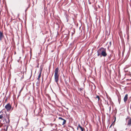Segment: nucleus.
<instances>
[{"label":"nucleus","mask_w":131,"mask_h":131,"mask_svg":"<svg viewBox=\"0 0 131 131\" xmlns=\"http://www.w3.org/2000/svg\"><path fill=\"white\" fill-rule=\"evenodd\" d=\"M58 70L59 68L58 67L55 69L54 71V79L56 82H57L59 80V75L58 74Z\"/></svg>","instance_id":"2"},{"label":"nucleus","mask_w":131,"mask_h":131,"mask_svg":"<svg viewBox=\"0 0 131 131\" xmlns=\"http://www.w3.org/2000/svg\"><path fill=\"white\" fill-rule=\"evenodd\" d=\"M128 98V94H127L125 96L124 98V101L125 103L127 101Z\"/></svg>","instance_id":"7"},{"label":"nucleus","mask_w":131,"mask_h":131,"mask_svg":"<svg viewBox=\"0 0 131 131\" xmlns=\"http://www.w3.org/2000/svg\"><path fill=\"white\" fill-rule=\"evenodd\" d=\"M108 56L111 58V57H112V54H108Z\"/></svg>","instance_id":"17"},{"label":"nucleus","mask_w":131,"mask_h":131,"mask_svg":"<svg viewBox=\"0 0 131 131\" xmlns=\"http://www.w3.org/2000/svg\"><path fill=\"white\" fill-rule=\"evenodd\" d=\"M95 98L96 100L97 99L98 101H99L100 100H101V99H100L99 96L98 95H97L95 97Z\"/></svg>","instance_id":"11"},{"label":"nucleus","mask_w":131,"mask_h":131,"mask_svg":"<svg viewBox=\"0 0 131 131\" xmlns=\"http://www.w3.org/2000/svg\"><path fill=\"white\" fill-rule=\"evenodd\" d=\"M115 122H114V121L113 122V123L111 125H115Z\"/></svg>","instance_id":"18"},{"label":"nucleus","mask_w":131,"mask_h":131,"mask_svg":"<svg viewBox=\"0 0 131 131\" xmlns=\"http://www.w3.org/2000/svg\"><path fill=\"white\" fill-rule=\"evenodd\" d=\"M77 129L79 131H84L85 130L81 126L80 124L78 125L77 127Z\"/></svg>","instance_id":"5"},{"label":"nucleus","mask_w":131,"mask_h":131,"mask_svg":"<svg viewBox=\"0 0 131 131\" xmlns=\"http://www.w3.org/2000/svg\"><path fill=\"white\" fill-rule=\"evenodd\" d=\"M65 17H66V18L67 19V22H68V21L69 19L68 18V15H66Z\"/></svg>","instance_id":"14"},{"label":"nucleus","mask_w":131,"mask_h":131,"mask_svg":"<svg viewBox=\"0 0 131 131\" xmlns=\"http://www.w3.org/2000/svg\"><path fill=\"white\" fill-rule=\"evenodd\" d=\"M116 116H114V122H115V121H116Z\"/></svg>","instance_id":"19"},{"label":"nucleus","mask_w":131,"mask_h":131,"mask_svg":"<svg viewBox=\"0 0 131 131\" xmlns=\"http://www.w3.org/2000/svg\"><path fill=\"white\" fill-rule=\"evenodd\" d=\"M31 73H32V71H31Z\"/></svg>","instance_id":"26"},{"label":"nucleus","mask_w":131,"mask_h":131,"mask_svg":"<svg viewBox=\"0 0 131 131\" xmlns=\"http://www.w3.org/2000/svg\"><path fill=\"white\" fill-rule=\"evenodd\" d=\"M130 76H131V75H130Z\"/></svg>","instance_id":"29"},{"label":"nucleus","mask_w":131,"mask_h":131,"mask_svg":"<svg viewBox=\"0 0 131 131\" xmlns=\"http://www.w3.org/2000/svg\"><path fill=\"white\" fill-rule=\"evenodd\" d=\"M111 107H110V110H111Z\"/></svg>","instance_id":"22"},{"label":"nucleus","mask_w":131,"mask_h":131,"mask_svg":"<svg viewBox=\"0 0 131 131\" xmlns=\"http://www.w3.org/2000/svg\"><path fill=\"white\" fill-rule=\"evenodd\" d=\"M112 84L113 85L115 86H117V85L116 82H111Z\"/></svg>","instance_id":"12"},{"label":"nucleus","mask_w":131,"mask_h":131,"mask_svg":"<svg viewBox=\"0 0 131 131\" xmlns=\"http://www.w3.org/2000/svg\"><path fill=\"white\" fill-rule=\"evenodd\" d=\"M111 59V58L109 57V56H107V61H109Z\"/></svg>","instance_id":"15"},{"label":"nucleus","mask_w":131,"mask_h":131,"mask_svg":"<svg viewBox=\"0 0 131 131\" xmlns=\"http://www.w3.org/2000/svg\"><path fill=\"white\" fill-rule=\"evenodd\" d=\"M59 119L61 120L60 122L61 123V124L62 125H63L66 123V120L61 117H59Z\"/></svg>","instance_id":"6"},{"label":"nucleus","mask_w":131,"mask_h":131,"mask_svg":"<svg viewBox=\"0 0 131 131\" xmlns=\"http://www.w3.org/2000/svg\"><path fill=\"white\" fill-rule=\"evenodd\" d=\"M118 100H119V99H118Z\"/></svg>","instance_id":"24"},{"label":"nucleus","mask_w":131,"mask_h":131,"mask_svg":"<svg viewBox=\"0 0 131 131\" xmlns=\"http://www.w3.org/2000/svg\"><path fill=\"white\" fill-rule=\"evenodd\" d=\"M57 84H58V82H57Z\"/></svg>","instance_id":"28"},{"label":"nucleus","mask_w":131,"mask_h":131,"mask_svg":"<svg viewBox=\"0 0 131 131\" xmlns=\"http://www.w3.org/2000/svg\"><path fill=\"white\" fill-rule=\"evenodd\" d=\"M128 81H131V79H130V80H129L128 79Z\"/></svg>","instance_id":"21"},{"label":"nucleus","mask_w":131,"mask_h":131,"mask_svg":"<svg viewBox=\"0 0 131 131\" xmlns=\"http://www.w3.org/2000/svg\"><path fill=\"white\" fill-rule=\"evenodd\" d=\"M6 117L8 119V121L6 122L7 123H9L10 122L9 114L6 115Z\"/></svg>","instance_id":"10"},{"label":"nucleus","mask_w":131,"mask_h":131,"mask_svg":"<svg viewBox=\"0 0 131 131\" xmlns=\"http://www.w3.org/2000/svg\"><path fill=\"white\" fill-rule=\"evenodd\" d=\"M40 72H39V73H40L41 74L42 71V68H41V67H40Z\"/></svg>","instance_id":"16"},{"label":"nucleus","mask_w":131,"mask_h":131,"mask_svg":"<svg viewBox=\"0 0 131 131\" xmlns=\"http://www.w3.org/2000/svg\"><path fill=\"white\" fill-rule=\"evenodd\" d=\"M41 74L40 73H39V75L38 76V77L37 79V80H38V81L39 80V79L41 77Z\"/></svg>","instance_id":"13"},{"label":"nucleus","mask_w":131,"mask_h":131,"mask_svg":"<svg viewBox=\"0 0 131 131\" xmlns=\"http://www.w3.org/2000/svg\"><path fill=\"white\" fill-rule=\"evenodd\" d=\"M97 56H100V57L103 56L105 57L107 55L106 52V49L102 47L98 50L97 51Z\"/></svg>","instance_id":"1"},{"label":"nucleus","mask_w":131,"mask_h":131,"mask_svg":"<svg viewBox=\"0 0 131 131\" xmlns=\"http://www.w3.org/2000/svg\"><path fill=\"white\" fill-rule=\"evenodd\" d=\"M5 114H2L0 115V119H2L3 118H5Z\"/></svg>","instance_id":"9"},{"label":"nucleus","mask_w":131,"mask_h":131,"mask_svg":"<svg viewBox=\"0 0 131 131\" xmlns=\"http://www.w3.org/2000/svg\"><path fill=\"white\" fill-rule=\"evenodd\" d=\"M14 54H16V52H15Z\"/></svg>","instance_id":"27"},{"label":"nucleus","mask_w":131,"mask_h":131,"mask_svg":"<svg viewBox=\"0 0 131 131\" xmlns=\"http://www.w3.org/2000/svg\"><path fill=\"white\" fill-rule=\"evenodd\" d=\"M1 121H0V123H1Z\"/></svg>","instance_id":"25"},{"label":"nucleus","mask_w":131,"mask_h":131,"mask_svg":"<svg viewBox=\"0 0 131 131\" xmlns=\"http://www.w3.org/2000/svg\"><path fill=\"white\" fill-rule=\"evenodd\" d=\"M112 125L111 124V126H110V128L112 127Z\"/></svg>","instance_id":"20"},{"label":"nucleus","mask_w":131,"mask_h":131,"mask_svg":"<svg viewBox=\"0 0 131 131\" xmlns=\"http://www.w3.org/2000/svg\"><path fill=\"white\" fill-rule=\"evenodd\" d=\"M5 108L6 109L7 111L9 112L11 109L12 106L10 103H8L5 106Z\"/></svg>","instance_id":"4"},{"label":"nucleus","mask_w":131,"mask_h":131,"mask_svg":"<svg viewBox=\"0 0 131 131\" xmlns=\"http://www.w3.org/2000/svg\"><path fill=\"white\" fill-rule=\"evenodd\" d=\"M126 120L127 123V125L128 126H131V117L128 116L126 118Z\"/></svg>","instance_id":"3"},{"label":"nucleus","mask_w":131,"mask_h":131,"mask_svg":"<svg viewBox=\"0 0 131 131\" xmlns=\"http://www.w3.org/2000/svg\"><path fill=\"white\" fill-rule=\"evenodd\" d=\"M43 79H42V82H43Z\"/></svg>","instance_id":"23"},{"label":"nucleus","mask_w":131,"mask_h":131,"mask_svg":"<svg viewBox=\"0 0 131 131\" xmlns=\"http://www.w3.org/2000/svg\"><path fill=\"white\" fill-rule=\"evenodd\" d=\"M4 36L3 35V33L0 31V40L1 41L2 38Z\"/></svg>","instance_id":"8"},{"label":"nucleus","mask_w":131,"mask_h":131,"mask_svg":"<svg viewBox=\"0 0 131 131\" xmlns=\"http://www.w3.org/2000/svg\"><path fill=\"white\" fill-rule=\"evenodd\" d=\"M73 131H74V130H73Z\"/></svg>","instance_id":"30"}]
</instances>
